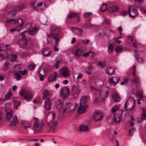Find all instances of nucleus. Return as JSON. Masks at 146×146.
Listing matches in <instances>:
<instances>
[{
    "mask_svg": "<svg viewBox=\"0 0 146 146\" xmlns=\"http://www.w3.org/2000/svg\"><path fill=\"white\" fill-rule=\"evenodd\" d=\"M51 31L52 32L49 35L52 34L54 36L57 35V34L60 31V29L58 27L55 26H52L51 27Z\"/></svg>",
    "mask_w": 146,
    "mask_h": 146,
    "instance_id": "nucleus-10",
    "label": "nucleus"
},
{
    "mask_svg": "<svg viewBox=\"0 0 146 146\" xmlns=\"http://www.w3.org/2000/svg\"><path fill=\"white\" fill-rule=\"evenodd\" d=\"M119 78L118 76H114L111 77L109 80L110 82L114 85H116L119 82Z\"/></svg>",
    "mask_w": 146,
    "mask_h": 146,
    "instance_id": "nucleus-13",
    "label": "nucleus"
},
{
    "mask_svg": "<svg viewBox=\"0 0 146 146\" xmlns=\"http://www.w3.org/2000/svg\"><path fill=\"white\" fill-rule=\"evenodd\" d=\"M136 57L139 61L142 62V58L140 57L138 55H136Z\"/></svg>",
    "mask_w": 146,
    "mask_h": 146,
    "instance_id": "nucleus-61",
    "label": "nucleus"
},
{
    "mask_svg": "<svg viewBox=\"0 0 146 146\" xmlns=\"http://www.w3.org/2000/svg\"><path fill=\"white\" fill-rule=\"evenodd\" d=\"M58 124V123L57 121H54L53 122L52 124V126L51 127V132H54L55 127Z\"/></svg>",
    "mask_w": 146,
    "mask_h": 146,
    "instance_id": "nucleus-40",
    "label": "nucleus"
},
{
    "mask_svg": "<svg viewBox=\"0 0 146 146\" xmlns=\"http://www.w3.org/2000/svg\"><path fill=\"white\" fill-rule=\"evenodd\" d=\"M43 95L42 99L44 100L47 97L50 96L52 95V92L46 89L43 92Z\"/></svg>",
    "mask_w": 146,
    "mask_h": 146,
    "instance_id": "nucleus-15",
    "label": "nucleus"
},
{
    "mask_svg": "<svg viewBox=\"0 0 146 146\" xmlns=\"http://www.w3.org/2000/svg\"><path fill=\"white\" fill-rule=\"evenodd\" d=\"M89 41L88 40H83L82 41L83 43L85 45H87L89 42Z\"/></svg>",
    "mask_w": 146,
    "mask_h": 146,
    "instance_id": "nucleus-58",
    "label": "nucleus"
},
{
    "mask_svg": "<svg viewBox=\"0 0 146 146\" xmlns=\"http://www.w3.org/2000/svg\"><path fill=\"white\" fill-rule=\"evenodd\" d=\"M77 106L78 104L75 102L69 104L67 107L66 108H64L63 113H64L66 111L68 113L74 111H75L76 107Z\"/></svg>",
    "mask_w": 146,
    "mask_h": 146,
    "instance_id": "nucleus-2",
    "label": "nucleus"
},
{
    "mask_svg": "<svg viewBox=\"0 0 146 146\" xmlns=\"http://www.w3.org/2000/svg\"><path fill=\"white\" fill-rule=\"evenodd\" d=\"M11 95L12 94L11 92L10 91H9L8 92L5 94L4 100L5 101L8 100L10 99Z\"/></svg>",
    "mask_w": 146,
    "mask_h": 146,
    "instance_id": "nucleus-36",
    "label": "nucleus"
},
{
    "mask_svg": "<svg viewBox=\"0 0 146 146\" xmlns=\"http://www.w3.org/2000/svg\"><path fill=\"white\" fill-rule=\"evenodd\" d=\"M127 13V11H122L121 13V14L123 16H124L126 15Z\"/></svg>",
    "mask_w": 146,
    "mask_h": 146,
    "instance_id": "nucleus-63",
    "label": "nucleus"
},
{
    "mask_svg": "<svg viewBox=\"0 0 146 146\" xmlns=\"http://www.w3.org/2000/svg\"><path fill=\"white\" fill-rule=\"evenodd\" d=\"M61 75L63 77L66 78L69 74V71L68 70L66 67L62 68L61 70Z\"/></svg>",
    "mask_w": 146,
    "mask_h": 146,
    "instance_id": "nucleus-11",
    "label": "nucleus"
},
{
    "mask_svg": "<svg viewBox=\"0 0 146 146\" xmlns=\"http://www.w3.org/2000/svg\"><path fill=\"white\" fill-rule=\"evenodd\" d=\"M121 114L120 112L114 114V119L115 122H119L120 121V118Z\"/></svg>",
    "mask_w": 146,
    "mask_h": 146,
    "instance_id": "nucleus-25",
    "label": "nucleus"
},
{
    "mask_svg": "<svg viewBox=\"0 0 146 146\" xmlns=\"http://www.w3.org/2000/svg\"><path fill=\"white\" fill-rule=\"evenodd\" d=\"M18 23L19 26L20 27L22 26L23 25V21L21 19H18Z\"/></svg>",
    "mask_w": 146,
    "mask_h": 146,
    "instance_id": "nucleus-53",
    "label": "nucleus"
},
{
    "mask_svg": "<svg viewBox=\"0 0 146 146\" xmlns=\"http://www.w3.org/2000/svg\"><path fill=\"white\" fill-rule=\"evenodd\" d=\"M128 12L129 16L132 18H134L138 14L137 7L133 5H131L129 7Z\"/></svg>",
    "mask_w": 146,
    "mask_h": 146,
    "instance_id": "nucleus-4",
    "label": "nucleus"
},
{
    "mask_svg": "<svg viewBox=\"0 0 146 146\" xmlns=\"http://www.w3.org/2000/svg\"><path fill=\"white\" fill-rule=\"evenodd\" d=\"M20 95L26 100H30L33 97L32 93L26 90H22L20 92Z\"/></svg>",
    "mask_w": 146,
    "mask_h": 146,
    "instance_id": "nucleus-5",
    "label": "nucleus"
},
{
    "mask_svg": "<svg viewBox=\"0 0 146 146\" xmlns=\"http://www.w3.org/2000/svg\"><path fill=\"white\" fill-rule=\"evenodd\" d=\"M134 102V100H133L132 101L130 100V98L128 99L125 104L124 107L125 110L127 111L132 110L133 108Z\"/></svg>",
    "mask_w": 146,
    "mask_h": 146,
    "instance_id": "nucleus-3",
    "label": "nucleus"
},
{
    "mask_svg": "<svg viewBox=\"0 0 146 146\" xmlns=\"http://www.w3.org/2000/svg\"><path fill=\"white\" fill-rule=\"evenodd\" d=\"M119 109V107L116 105L113 106L111 108V112L113 113Z\"/></svg>",
    "mask_w": 146,
    "mask_h": 146,
    "instance_id": "nucleus-45",
    "label": "nucleus"
},
{
    "mask_svg": "<svg viewBox=\"0 0 146 146\" xmlns=\"http://www.w3.org/2000/svg\"><path fill=\"white\" fill-rule=\"evenodd\" d=\"M90 51V55L89 56H90L92 57H93L94 55L95 54L92 51Z\"/></svg>",
    "mask_w": 146,
    "mask_h": 146,
    "instance_id": "nucleus-64",
    "label": "nucleus"
},
{
    "mask_svg": "<svg viewBox=\"0 0 146 146\" xmlns=\"http://www.w3.org/2000/svg\"><path fill=\"white\" fill-rule=\"evenodd\" d=\"M59 62V61H57L55 63V66L56 68H58Z\"/></svg>",
    "mask_w": 146,
    "mask_h": 146,
    "instance_id": "nucleus-62",
    "label": "nucleus"
},
{
    "mask_svg": "<svg viewBox=\"0 0 146 146\" xmlns=\"http://www.w3.org/2000/svg\"><path fill=\"white\" fill-rule=\"evenodd\" d=\"M90 87L91 90H94L95 91L98 92L99 90V89H98L96 88L91 85L90 86Z\"/></svg>",
    "mask_w": 146,
    "mask_h": 146,
    "instance_id": "nucleus-49",
    "label": "nucleus"
},
{
    "mask_svg": "<svg viewBox=\"0 0 146 146\" xmlns=\"http://www.w3.org/2000/svg\"><path fill=\"white\" fill-rule=\"evenodd\" d=\"M123 49V47L121 45L117 46L115 48V51L116 52H118L121 51Z\"/></svg>",
    "mask_w": 146,
    "mask_h": 146,
    "instance_id": "nucleus-44",
    "label": "nucleus"
},
{
    "mask_svg": "<svg viewBox=\"0 0 146 146\" xmlns=\"http://www.w3.org/2000/svg\"><path fill=\"white\" fill-rule=\"evenodd\" d=\"M16 23V21L14 19L9 20H7L5 22V25L7 27L8 25L11 24H14Z\"/></svg>",
    "mask_w": 146,
    "mask_h": 146,
    "instance_id": "nucleus-30",
    "label": "nucleus"
},
{
    "mask_svg": "<svg viewBox=\"0 0 146 146\" xmlns=\"http://www.w3.org/2000/svg\"><path fill=\"white\" fill-rule=\"evenodd\" d=\"M93 117L95 120L98 121L102 119L103 115L102 113L99 112H96L94 114Z\"/></svg>",
    "mask_w": 146,
    "mask_h": 146,
    "instance_id": "nucleus-9",
    "label": "nucleus"
},
{
    "mask_svg": "<svg viewBox=\"0 0 146 146\" xmlns=\"http://www.w3.org/2000/svg\"><path fill=\"white\" fill-rule=\"evenodd\" d=\"M41 71V68H40L38 70V74L39 75L40 79L41 81H42L44 78V75L45 74V72H46L45 71L44 69H43V71H42V73H40V72Z\"/></svg>",
    "mask_w": 146,
    "mask_h": 146,
    "instance_id": "nucleus-24",
    "label": "nucleus"
},
{
    "mask_svg": "<svg viewBox=\"0 0 146 146\" xmlns=\"http://www.w3.org/2000/svg\"><path fill=\"white\" fill-rule=\"evenodd\" d=\"M133 74L134 76V78L131 80L132 82L134 83H139V80L138 75L136 74H135L134 72H133Z\"/></svg>",
    "mask_w": 146,
    "mask_h": 146,
    "instance_id": "nucleus-28",
    "label": "nucleus"
},
{
    "mask_svg": "<svg viewBox=\"0 0 146 146\" xmlns=\"http://www.w3.org/2000/svg\"><path fill=\"white\" fill-rule=\"evenodd\" d=\"M79 130L80 131L87 132L89 131V127L85 125H81L79 127Z\"/></svg>",
    "mask_w": 146,
    "mask_h": 146,
    "instance_id": "nucleus-14",
    "label": "nucleus"
},
{
    "mask_svg": "<svg viewBox=\"0 0 146 146\" xmlns=\"http://www.w3.org/2000/svg\"><path fill=\"white\" fill-rule=\"evenodd\" d=\"M107 8V5L106 4H104L102 6L101 9L102 11H106Z\"/></svg>",
    "mask_w": 146,
    "mask_h": 146,
    "instance_id": "nucleus-48",
    "label": "nucleus"
},
{
    "mask_svg": "<svg viewBox=\"0 0 146 146\" xmlns=\"http://www.w3.org/2000/svg\"><path fill=\"white\" fill-rule=\"evenodd\" d=\"M25 32V31H24L23 33H21V34L23 38L21 39L20 41V42L22 44V45L24 47L26 46L27 44V39L25 38V36L23 34Z\"/></svg>",
    "mask_w": 146,
    "mask_h": 146,
    "instance_id": "nucleus-17",
    "label": "nucleus"
},
{
    "mask_svg": "<svg viewBox=\"0 0 146 146\" xmlns=\"http://www.w3.org/2000/svg\"><path fill=\"white\" fill-rule=\"evenodd\" d=\"M38 31L37 28L36 27H34L29 30L28 32L29 35H33L35 34Z\"/></svg>",
    "mask_w": 146,
    "mask_h": 146,
    "instance_id": "nucleus-22",
    "label": "nucleus"
},
{
    "mask_svg": "<svg viewBox=\"0 0 146 146\" xmlns=\"http://www.w3.org/2000/svg\"><path fill=\"white\" fill-rule=\"evenodd\" d=\"M25 6L24 4L19 5L17 7L16 10L17 11H20L25 8Z\"/></svg>",
    "mask_w": 146,
    "mask_h": 146,
    "instance_id": "nucleus-38",
    "label": "nucleus"
},
{
    "mask_svg": "<svg viewBox=\"0 0 146 146\" xmlns=\"http://www.w3.org/2000/svg\"><path fill=\"white\" fill-rule=\"evenodd\" d=\"M112 97L113 99L116 102L120 100L119 96L116 93L113 94Z\"/></svg>",
    "mask_w": 146,
    "mask_h": 146,
    "instance_id": "nucleus-37",
    "label": "nucleus"
},
{
    "mask_svg": "<svg viewBox=\"0 0 146 146\" xmlns=\"http://www.w3.org/2000/svg\"><path fill=\"white\" fill-rule=\"evenodd\" d=\"M70 93L69 88L67 86L63 87L60 90V96L63 100L67 98Z\"/></svg>",
    "mask_w": 146,
    "mask_h": 146,
    "instance_id": "nucleus-1",
    "label": "nucleus"
},
{
    "mask_svg": "<svg viewBox=\"0 0 146 146\" xmlns=\"http://www.w3.org/2000/svg\"><path fill=\"white\" fill-rule=\"evenodd\" d=\"M72 30L73 32L77 33L79 35H81L83 31L82 29L75 27L72 28Z\"/></svg>",
    "mask_w": 146,
    "mask_h": 146,
    "instance_id": "nucleus-21",
    "label": "nucleus"
},
{
    "mask_svg": "<svg viewBox=\"0 0 146 146\" xmlns=\"http://www.w3.org/2000/svg\"><path fill=\"white\" fill-rule=\"evenodd\" d=\"M78 17L76 13H71L68 14V18L70 19L71 18H76Z\"/></svg>",
    "mask_w": 146,
    "mask_h": 146,
    "instance_id": "nucleus-43",
    "label": "nucleus"
},
{
    "mask_svg": "<svg viewBox=\"0 0 146 146\" xmlns=\"http://www.w3.org/2000/svg\"><path fill=\"white\" fill-rule=\"evenodd\" d=\"M82 51L80 48L78 49L75 52V55L77 57L79 58L82 55Z\"/></svg>",
    "mask_w": 146,
    "mask_h": 146,
    "instance_id": "nucleus-31",
    "label": "nucleus"
},
{
    "mask_svg": "<svg viewBox=\"0 0 146 146\" xmlns=\"http://www.w3.org/2000/svg\"><path fill=\"white\" fill-rule=\"evenodd\" d=\"M132 41L133 39L132 38V37L131 36H129L127 40V42L129 43H131L132 42Z\"/></svg>",
    "mask_w": 146,
    "mask_h": 146,
    "instance_id": "nucleus-59",
    "label": "nucleus"
},
{
    "mask_svg": "<svg viewBox=\"0 0 146 146\" xmlns=\"http://www.w3.org/2000/svg\"><path fill=\"white\" fill-rule=\"evenodd\" d=\"M141 119L143 120L146 119V109L144 108H142V114L141 115Z\"/></svg>",
    "mask_w": 146,
    "mask_h": 146,
    "instance_id": "nucleus-35",
    "label": "nucleus"
},
{
    "mask_svg": "<svg viewBox=\"0 0 146 146\" xmlns=\"http://www.w3.org/2000/svg\"><path fill=\"white\" fill-rule=\"evenodd\" d=\"M21 123L22 127L25 129H26L27 127H30L31 126V125L27 121H22Z\"/></svg>",
    "mask_w": 146,
    "mask_h": 146,
    "instance_id": "nucleus-23",
    "label": "nucleus"
},
{
    "mask_svg": "<svg viewBox=\"0 0 146 146\" xmlns=\"http://www.w3.org/2000/svg\"><path fill=\"white\" fill-rule=\"evenodd\" d=\"M92 67L88 66L85 69V71L86 73L88 74H90L92 72Z\"/></svg>",
    "mask_w": 146,
    "mask_h": 146,
    "instance_id": "nucleus-41",
    "label": "nucleus"
},
{
    "mask_svg": "<svg viewBox=\"0 0 146 146\" xmlns=\"http://www.w3.org/2000/svg\"><path fill=\"white\" fill-rule=\"evenodd\" d=\"M27 70H24L23 71H20L19 72L22 75H24L27 73Z\"/></svg>",
    "mask_w": 146,
    "mask_h": 146,
    "instance_id": "nucleus-52",
    "label": "nucleus"
},
{
    "mask_svg": "<svg viewBox=\"0 0 146 146\" xmlns=\"http://www.w3.org/2000/svg\"><path fill=\"white\" fill-rule=\"evenodd\" d=\"M97 64L100 66L101 68H104L105 66L104 64L101 62H97Z\"/></svg>",
    "mask_w": 146,
    "mask_h": 146,
    "instance_id": "nucleus-51",
    "label": "nucleus"
},
{
    "mask_svg": "<svg viewBox=\"0 0 146 146\" xmlns=\"http://www.w3.org/2000/svg\"><path fill=\"white\" fill-rule=\"evenodd\" d=\"M80 90L78 88L76 89L75 90L74 89L72 90V95L74 96V97H77L80 92Z\"/></svg>",
    "mask_w": 146,
    "mask_h": 146,
    "instance_id": "nucleus-26",
    "label": "nucleus"
},
{
    "mask_svg": "<svg viewBox=\"0 0 146 146\" xmlns=\"http://www.w3.org/2000/svg\"><path fill=\"white\" fill-rule=\"evenodd\" d=\"M51 103L50 99L49 98H47L44 102V107L46 109L49 110L50 109Z\"/></svg>",
    "mask_w": 146,
    "mask_h": 146,
    "instance_id": "nucleus-16",
    "label": "nucleus"
},
{
    "mask_svg": "<svg viewBox=\"0 0 146 146\" xmlns=\"http://www.w3.org/2000/svg\"><path fill=\"white\" fill-rule=\"evenodd\" d=\"M35 65L33 64H31L28 66V68L30 70H32L34 69Z\"/></svg>",
    "mask_w": 146,
    "mask_h": 146,
    "instance_id": "nucleus-56",
    "label": "nucleus"
},
{
    "mask_svg": "<svg viewBox=\"0 0 146 146\" xmlns=\"http://www.w3.org/2000/svg\"><path fill=\"white\" fill-rule=\"evenodd\" d=\"M36 1H31L30 3V6H31V7L33 8L34 9H35V7L34 6L35 3Z\"/></svg>",
    "mask_w": 146,
    "mask_h": 146,
    "instance_id": "nucleus-54",
    "label": "nucleus"
},
{
    "mask_svg": "<svg viewBox=\"0 0 146 146\" xmlns=\"http://www.w3.org/2000/svg\"><path fill=\"white\" fill-rule=\"evenodd\" d=\"M118 7L117 6H112L110 8V9L111 10V11H110V12L112 13L113 12L116 11L118 10Z\"/></svg>",
    "mask_w": 146,
    "mask_h": 146,
    "instance_id": "nucleus-39",
    "label": "nucleus"
},
{
    "mask_svg": "<svg viewBox=\"0 0 146 146\" xmlns=\"http://www.w3.org/2000/svg\"><path fill=\"white\" fill-rule=\"evenodd\" d=\"M18 123L17 117L16 116L13 117L11 120L10 125L12 126H15L17 125Z\"/></svg>",
    "mask_w": 146,
    "mask_h": 146,
    "instance_id": "nucleus-19",
    "label": "nucleus"
},
{
    "mask_svg": "<svg viewBox=\"0 0 146 146\" xmlns=\"http://www.w3.org/2000/svg\"><path fill=\"white\" fill-rule=\"evenodd\" d=\"M114 48V46L113 44L109 43L108 45V52L109 53L111 54Z\"/></svg>",
    "mask_w": 146,
    "mask_h": 146,
    "instance_id": "nucleus-34",
    "label": "nucleus"
},
{
    "mask_svg": "<svg viewBox=\"0 0 146 146\" xmlns=\"http://www.w3.org/2000/svg\"><path fill=\"white\" fill-rule=\"evenodd\" d=\"M135 131L134 128H133L132 129H130L129 131V134L130 135H131L133 132Z\"/></svg>",
    "mask_w": 146,
    "mask_h": 146,
    "instance_id": "nucleus-60",
    "label": "nucleus"
},
{
    "mask_svg": "<svg viewBox=\"0 0 146 146\" xmlns=\"http://www.w3.org/2000/svg\"><path fill=\"white\" fill-rule=\"evenodd\" d=\"M44 125V123L43 122L39 123L38 121H35L34 122L33 129L36 130H40Z\"/></svg>",
    "mask_w": 146,
    "mask_h": 146,
    "instance_id": "nucleus-7",
    "label": "nucleus"
},
{
    "mask_svg": "<svg viewBox=\"0 0 146 146\" xmlns=\"http://www.w3.org/2000/svg\"><path fill=\"white\" fill-rule=\"evenodd\" d=\"M88 108V106L80 105L77 111L78 113L81 114L84 113L86 111V109Z\"/></svg>",
    "mask_w": 146,
    "mask_h": 146,
    "instance_id": "nucleus-12",
    "label": "nucleus"
},
{
    "mask_svg": "<svg viewBox=\"0 0 146 146\" xmlns=\"http://www.w3.org/2000/svg\"><path fill=\"white\" fill-rule=\"evenodd\" d=\"M50 53V49L48 48H44L42 51L43 55L44 57L49 56Z\"/></svg>",
    "mask_w": 146,
    "mask_h": 146,
    "instance_id": "nucleus-18",
    "label": "nucleus"
},
{
    "mask_svg": "<svg viewBox=\"0 0 146 146\" xmlns=\"http://www.w3.org/2000/svg\"><path fill=\"white\" fill-rule=\"evenodd\" d=\"M55 75L53 74L50 75L48 78V81L49 82H51L55 81L56 79L57 74L56 72L54 73Z\"/></svg>",
    "mask_w": 146,
    "mask_h": 146,
    "instance_id": "nucleus-29",
    "label": "nucleus"
},
{
    "mask_svg": "<svg viewBox=\"0 0 146 146\" xmlns=\"http://www.w3.org/2000/svg\"><path fill=\"white\" fill-rule=\"evenodd\" d=\"M87 101V97L86 96H82L80 100V105L87 106L85 104Z\"/></svg>",
    "mask_w": 146,
    "mask_h": 146,
    "instance_id": "nucleus-27",
    "label": "nucleus"
},
{
    "mask_svg": "<svg viewBox=\"0 0 146 146\" xmlns=\"http://www.w3.org/2000/svg\"><path fill=\"white\" fill-rule=\"evenodd\" d=\"M14 107V109H17L18 106L20 104V102L17 101L15 98L13 99Z\"/></svg>",
    "mask_w": 146,
    "mask_h": 146,
    "instance_id": "nucleus-33",
    "label": "nucleus"
},
{
    "mask_svg": "<svg viewBox=\"0 0 146 146\" xmlns=\"http://www.w3.org/2000/svg\"><path fill=\"white\" fill-rule=\"evenodd\" d=\"M92 15V13L91 12H87L84 14V17L85 18H87L89 17Z\"/></svg>",
    "mask_w": 146,
    "mask_h": 146,
    "instance_id": "nucleus-55",
    "label": "nucleus"
},
{
    "mask_svg": "<svg viewBox=\"0 0 146 146\" xmlns=\"http://www.w3.org/2000/svg\"><path fill=\"white\" fill-rule=\"evenodd\" d=\"M55 108L58 111H60L63 109V102L60 99L54 102Z\"/></svg>",
    "mask_w": 146,
    "mask_h": 146,
    "instance_id": "nucleus-6",
    "label": "nucleus"
},
{
    "mask_svg": "<svg viewBox=\"0 0 146 146\" xmlns=\"http://www.w3.org/2000/svg\"><path fill=\"white\" fill-rule=\"evenodd\" d=\"M17 56L15 54H13L11 56V58L10 59L11 62H13L17 58Z\"/></svg>",
    "mask_w": 146,
    "mask_h": 146,
    "instance_id": "nucleus-47",
    "label": "nucleus"
},
{
    "mask_svg": "<svg viewBox=\"0 0 146 146\" xmlns=\"http://www.w3.org/2000/svg\"><path fill=\"white\" fill-rule=\"evenodd\" d=\"M99 92L100 94V98L101 101H103L105 100L109 93V92L106 91H102L100 90H99L98 91Z\"/></svg>",
    "mask_w": 146,
    "mask_h": 146,
    "instance_id": "nucleus-8",
    "label": "nucleus"
},
{
    "mask_svg": "<svg viewBox=\"0 0 146 146\" xmlns=\"http://www.w3.org/2000/svg\"><path fill=\"white\" fill-rule=\"evenodd\" d=\"M90 51L84 53L83 54V56L84 57H88L90 56Z\"/></svg>",
    "mask_w": 146,
    "mask_h": 146,
    "instance_id": "nucleus-57",
    "label": "nucleus"
},
{
    "mask_svg": "<svg viewBox=\"0 0 146 146\" xmlns=\"http://www.w3.org/2000/svg\"><path fill=\"white\" fill-rule=\"evenodd\" d=\"M14 77L17 80H19L21 78V76L20 74L17 72H15V73Z\"/></svg>",
    "mask_w": 146,
    "mask_h": 146,
    "instance_id": "nucleus-42",
    "label": "nucleus"
},
{
    "mask_svg": "<svg viewBox=\"0 0 146 146\" xmlns=\"http://www.w3.org/2000/svg\"><path fill=\"white\" fill-rule=\"evenodd\" d=\"M13 111L11 110L9 112H7L6 117V119L9 121L11 118L12 115Z\"/></svg>",
    "mask_w": 146,
    "mask_h": 146,
    "instance_id": "nucleus-32",
    "label": "nucleus"
},
{
    "mask_svg": "<svg viewBox=\"0 0 146 146\" xmlns=\"http://www.w3.org/2000/svg\"><path fill=\"white\" fill-rule=\"evenodd\" d=\"M106 72L108 75L111 76L115 73V70L111 66H109L106 69Z\"/></svg>",
    "mask_w": 146,
    "mask_h": 146,
    "instance_id": "nucleus-20",
    "label": "nucleus"
},
{
    "mask_svg": "<svg viewBox=\"0 0 146 146\" xmlns=\"http://www.w3.org/2000/svg\"><path fill=\"white\" fill-rule=\"evenodd\" d=\"M47 36L48 38L53 37V38H54L55 39L56 42L58 43L59 42V38L55 36H54V35H52V34L48 35Z\"/></svg>",
    "mask_w": 146,
    "mask_h": 146,
    "instance_id": "nucleus-46",
    "label": "nucleus"
},
{
    "mask_svg": "<svg viewBox=\"0 0 146 146\" xmlns=\"http://www.w3.org/2000/svg\"><path fill=\"white\" fill-rule=\"evenodd\" d=\"M136 95L139 97V98L141 99L143 97V93L141 92H138L136 93Z\"/></svg>",
    "mask_w": 146,
    "mask_h": 146,
    "instance_id": "nucleus-50",
    "label": "nucleus"
}]
</instances>
